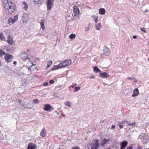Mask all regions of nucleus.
<instances>
[{
	"mask_svg": "<svg viewBox=\"0 0 149 149\" xmlns=\"http://www.w3.org/2000/svg\"><path fill=\"white\" fill-rule=\"evenodd\" d=\"M3 6L8 10L9 13L11 14L15 10V4L10 0H3Z\"/></svg>",
	"mask_w": 149,
	"mask_h": 149,
	"instance_id": "f257e3e1",
	"label": "nucleus"
},
{
	"mask_svg": "<svg viewBox=\"0 0 149 149\" xmlns=\"http://www.w3.org/2000/svg\"><path fill=\"white\" fill-rule=\"evenodd\" d=\"M99 141L97 139L93 140L90 144L91 149H97L99 146Z\"/></svg>",
	"mask_w": 149,
	"mask_h": 149,
	"instance_id": "f03ea898",
	"label": "nucleus"
},
{
	"mask_svg": "<svg viewBox=\"0 0 149 149\" xmlns=\"http://www.w3.org/2000/svg\"><path fill=\"white\" fill-rule=\"evenodd\" d=\"M125 124H127L129 126H130L132 125H135L136 124V123L134 122L131 124L128 121H124L123 122H119L117 125L119 126L120 129H122L123 128V126Z\"/></svg>",
	"mask_w": 149,
	"mask_h": 149,
	"instance_id": "7ed1b4c3",
	"label": "nucleus"
},
{
	"mask_svg": "<svg viewBox=\"0 0 149 149\" xmlns=\"http://www.w3.org/2000/svg\"><path fill=\"white\" fill-rule=\"evenodd\" d=\"M71 60H66L63 62H62L59 64V66L61 68L62 67H65L68 66L71 63Z\"/></svg>",
	"mask_w": 149,
	"mask_h": 149,
	"instance_id": "20e7f679",
	"label": "nucleus"
},
{
	"mask_svg": "<svg viewBox=\"0 0 149 149\" xmlns=\"http://www.w3.org/2000/svg\"><path fill=\"white\" fill-rule=\"evenodd\" d=\"M4 58L7 63L13 61V56L9 54L6 53L4 56Z\"/></svg>",
	"mask_w": 149,
	"mask_h": 149,
	"instance_id": "39448f33",
	"label": "nucleus"
},
{
	"mask_svg": "<svg viewBox=\"0 0 149 149\" xmlns=\"http://www.w3.org/2000/svg\"><path fill=\"white\" fill-rule=\"evenodd\" d=\"M54 0H47V8L48 10H51L52 7L53 5V3Z\"/></svg>",
	"mask_w": 149,
	"mask_h": 149,
	"instance_id": "423d86ee",
	"label": "nucleus"
},
{
	"mask_svg": "<svg viewBox=\"0 0 149 149\" xmlns=\"http://www.w3.org/2000/svg\"><path fill=\"white\" fill-rule=\"evenodd\" d=\"M29 49H27L26 52L27 53H26L25 52H22L21 53L20 55L21 56L22 58L24 60H27L29 59V58L28 57V52L29 51Z\"/></svg>",
	"mask_w": 149,
	"mask_h": 149,
	"instance_id": "0eeeda50",
	"label": "nucleus"
},
{
	"mask_svg": "<svg viewBox=\"0 0 149 149\" xmlns=\"http://www.w3.org/2000/svg\"><path fill=\"white\" fill-rule=\"evenodd\" d=\"M141 139L142 142L146 143L147 141V137L145 134H141L139 136L138 139Z\"/></svg>",
	"mask_w": 149,
	"mask_h": 149,
	"instance_id": "6e6552de",
	"label": "nucleus"
},
{
	"mask_svg": "<svg viewBox=\"0 0 149 149\" xmlns=\"http://www.w3.org/2000/svg\"><path fill=\"white\" fill-rule=\"evenodd\" d=\"M18 17L17 15H16L14 17H10L8 20V22L10 24H13L15 22V21L18 19Z\"/></svg>",
	"mask_w": 149,
	"mask_h": 149,
	"instance_id": "1a4fd4ad",
	"label": "nucleus"
},
{
	"mask_svg": "<svg viewBox=\"0 0 149 149\" xmlns=\"http://www.w3.org/2000/svg\"><path fill=\"white\" fill-rule=\"evenodd\" d=\"M79 13V11L77 7L76 6H74V12L73 13L74 16L76 17L78 16Z\"/></svg>",
	"mask_w": 149,
	"mask_h": 149,
	"instance_id": "9d476101",
	"label": "nucleus"
},
{
	"mask_svg": "<svg viewBox=\"0 0 149 149\" xmlns=\"http://www.w3.org/2000/svg\"><path fill=\"white\" fill-rule=\"evenodd\" d=\"M43 109L45 111H50L53 110L54 109L49 104H45L43 108Z\"/></svg>",
	"mask_w": 149,
	"mask_h": 149,
	"instance_id": "9b49d317",
	"label": "nucleus"
},
{
	"mask_svg": "<svg viewBox=\"0 0 149 149\" xmlns=\"http://www.w3.org/2000/svg\"><path fill=\"white\" fill-rule=\"evenodd\" d=\"M109 139H107L105 138H104L102 139V141L101 142L100 145L102 146H105V145L107 143H109Z\"/></svg>",
	"mask_w": 149,
	"mask_h": 149,
	"instance_id": "f8f14e48",
	"label": "nucleus"
},
{
	"mask_svg": "<svg viewBox=\"0 0 149 149\" xmlns=\"http://www.w3.org/2000/svg\"><path fill=\"white\" fill-rule=\"evenodd\" d=\"M103 52L104 54L106 56H108L110 54V50L106 46L104 47Z\"/></svg>",
	"mask_w": 149,
	"mask_h": 149,
	"instance_id": "ddd939ff",
	"label": "nucleus"
},
{
	"mask_svg": "<svg viewBox=\"0 0 149 149\" xmlns=\"http://www.w3.org/2000/svg\"><path fill=\"white\" fill-rule=\"evenodd\" d=\"M13 37L12 36H8V39L7 40V42L10 45H12L14 42L13 40Z\"/></svg>",
	"mask_w": 149,
	"mask_h": 149,
	"instance_id": "4468645a",
	"label": "nucleus"
},
{
	"mask_svg": "<svg viewBox=\"0 0 149 149\" xmlns=\"http://www.w3.org/2000/svg\"><path fill=\"white\" fill-rule=\"evenodd\" d=\"M99 76L102 78H107L109 76V75L106 72H104L102 73H99Z\"/></svg>",
	"mask_w": 149,
	"mask_h": 149,
	"instance_id": "2eb2a0df",
	"label": "nucleus"
},
{
	"mask_svg": "<svg viewBox=\"0 0 149 149\" xmlns=\"http://www.w3.org/2000/svg\"><path fill=\"white\" fill-rule=\"evenodd\" d=\"M36 146L33 143H29L27 147V149H35Z\"/></svg>",
	"mask_w": 149,
	"mask_h": 149,
	"instance_id": "dca6fc26",
	"label": "nucleus"
},
{
	"mask_svg": "<svg viewBox=\"0 0 149 149\" xmlns=\"http://www.w3.org/2000/svg\"><path fill=\"white\" fill-rule=\"evenodd\" d=\"M127 142L126 141L121 142L120 143L121 147L120 149H124L127 146Z\"/></svg>",
	"mask_w": 149,
	"mask_h": 149,
	"instance_id": "f3484780",
	"label": "nucleus"
},
{
	"mask_svg": "<svg viewBox=\"0 0 149 149\" xmlns=\"http://www.w3.org/2000/svg\"><path fill=\"white\" fill-rule=\"evenodd\" d=\"M46 134V130L45 128H44L41 130L40 133V135L42 137H44Z\"/></svg>",
	"mask_w": 149,
	"mask_h": 149,
	"instance_id": "a211bd4d",
	"label": "nucleus"
},
{
	"mask_svg": "<svg viewBox=\"0 0 149 149\" xmlns=\"http://www.w3.org/2000/svg\"><path fill=\"white\" fill-rule=\"evenodd\" d=\"M133 92V94L132 95V97L136 96L139 94V90L137 88L135 89L134 91Z\"/></svg>",
	"mask_w": 149,
	"mask_h": 149,
	"instance_id": "6ab92c4d",
	"label": "nucleus"
},
{
	"mask_svg": "<svg viewBox=\"0 0 149 149\" xmlns=\"http://www.w3.org/2000/svg\"><path fill=\"white\" fill-rule=\"evenodd\" d=\"M33 1L34 3L36 4H41L43 2V0H33Z\"/></svg>",
	"mask_w": 149,
	"mask_h": 149,
	"instance_id": "aec40b11",
	"label": "nucleus"
},
{
	"mask_svg": "<svg viewBox=\"0 0 149 149\" xmlns=\"http://www.w3.org/2000/svg\"><path fill=\"white\" fill-rule=\"evenodd\" d=\"M41 28L43 30H44L45 29V20L44 19H42L41 20Z\"/></svg>",
	"mask_w": 149,
	"mask_h": 149,
	"instance_id": "412c9836",
	"label": "nucleus"
},
{
	"mask_svg": "<svg viewBox=\"0 0 149 149\" xmlns=\"http://www.w3.org/2000/svg\"><path fill=\"white\" fill-rule=\"evenodd\" d=\"M99 13L101 15H103L105 13V10L103 8H101L99 9Z\"/></svg>",
	"mask_w": 149,
	"mask_h": 149,
	"instance_id": "4be33fe9",
	"label": "nucleus"
},
{
	"mask_svg": "<svg viewBox=\"0 0 149 149\" xmlns=\"http://www.w3.org/2000/svg\"><path fill=\"white\" fill-rule=\"evenodd\" d=\"M7 143L9 144L10 145H12L14 143V140L12 139H9L8 140Z\"/></svg>",
	"mask_w": 149,
	"mask_h": 149,
	"instance_id": "5701e85b",
	"label": "nucleus"
},
{
	"mask_svg": "<svg viewBox=\"0 0 149 149\" xmlns=\"http://www.w3.org/2000/svg\"><path fill=\"white\" fill-rule=\"evenodd\" d=\"M94 71L96 73L101 72V71L97 66H95L93 68Z\"/></svg>",
	"mask_w": 149,
	"mask_h": 149,
	"instance_id": "b1692460",
	"label": "nucleus"
},
{
	"mask_svg": "<svg viewBox=\"0 0 149 149\" xmlns=\"http://www.w3.org/2000/svg\"><path fill=\"white\" fill-rule=\"evenodd\" d=\"M0 39L2 41L5 40V37L3 36L2 33H0Z\"/></svg>",
	"mask_w": 149,
	"mask_h": 149,
	"instance_id": "393cba45",
	"label": "nucleus"
},
{
	"mask_svg": "<svg viewBox=\"0 0 149 149\" xmlns=\"http://www.w3.org/2000/svg\"><path fill=\"white\" fill-rule=\"evenodd\" d=\"M96 28L97 30H99L102 27L101 24V23H99L97 26H96Z\"/></svg>",
	"mask_w": 149,
	"mask_h": 149,
	"instance_id": "a878e982",
	"label": "nucleus"
},
{
	"mask_svg": "<svg viewBox=\"0 0 149 149\" xmlns=\"http://www.w3.org/2000/svg\"><path fill=\"white\" fill-rule=\"evenodd\" d=\"M134 125H132L129 126L130 127H129V129L132 132L134 131L135 130V127L133 126Z\"/></svg>",
	"mask_w": 149,
	"mask_h": 149,
	"instance_id": "bb28decb",
	"label": "nucleus"
},
{
	"mask_svg": "<svg viewBox=\"0 0 149 149\" xmlns=\"http://www.w3.org/2000/svg\"><path fill=\"white\" fill-rule=\"evenodd\" d=\"M23 17V19H24V21L25 22L27 20L28 18V15L26 14H24Z\"/></svg>",
	"mask_w": 149,
	"mask_h": 149,
	"instance_id": "cd10ccee",
	"label": "nucleus"
},
{
	"mask_svg": "<svg viewBox=\"0 0 149 149\" xmlns=\"http://www.w3.org/2000/svg\"><path fill=\"white\" fill-rule=\"evenodd\" d=\"M59 66V64L57 65L54 66V67L52 68V70H54L57 69H58L59 68H61V67Z\"/></svg>",
	"mask_w": 149,
	"mask_h": 149,
	"instance_id": "c85d7f7f",
	"label": "nucleus"
},
{
	"mask_svg": "<svg viewBox=\"0 0 149 149\" xmlns=\"http://www.w3.org/2000/svg\"><path fill=\"white\" fill-rule=\"evenodd\" d=\"M75 37L76 35L74 34H72L69 36L70 38L71 39L75 38Z\"/></svg>",
	"mask_w": 149,
	"mask_h": 149,
	"instance_id": "c756f323",
	"label": "nucleus"
},
{
	"mask_svg": "<svg viewBox=\"0 0 149 149\" xmlns=\"http://www.w3.org/2000/svg\"><path fill=\"white\" fill-rule=\"evenodd\" d=\"M81 87L80 86L76 87L74 88V92H77L80 89Z\"/></svg>",
	"mask_w": 149,
	"mask_h": 149,
	"instance_id": "7c9ffc66",
	"label": "nucleus"
},
{
	"mask_svg": "<svg viewBox=\"0 0 149 149\" xmlns=\"http://www.w3.org/2000/svg\"><path fill=\"white\" fill-rule=\"evenodd\" d=\"M5 54L6 53L4 52L1 49H0V56L5 55Z\"/></svg>",
	"mask_w": 149,
	"mask_h": 149,
	"instance_id": "2f4dec72",
	"label": "nucleus"
},
{
	"mask_svg": "<svg viewBox=\"0 0 149 149\" xmlns=\"http://www.w3.org/2000/svg\"><path fill=\"white\" fill-rule=\"evenodd\" d=\"M65 105H66V106H69V107H70L71 106L70 104V102H68V101L66 102H65Z\"/></svg>",
	"mask_w": 149,
	"mask_h": 149,
	"instance_id": "473e14b6",
	"label": "nucleus"
},
{
	"mask_svg": "<svg viewBox=\"0 0 149 149\" xmlns=\"http://www.w3.org/2000/svg\"><path fill=\"white\" fill-rule=\"evenodd\" d=\"M39 102V101L38 99H36L34 100L33 102L35 104H38Z\"/></svg>",
	"mask_w": 149,
	"mask_h": 149,
	"instance_id": "72a5a7b5",
	"label": "nucleus"
},
{
	"mask_svg": "<svg viewBox=\"0 0 149 149\" xmlns=\"http://www.w3.org/2000/svg\"><path fill=\"white\" fill-rule=\"evenodd\" d=\"M22 106L24 107V108H29V107H28V106L25 104H22Z\"/></svg>",
	"mask_w": 149,
	"mask_h": 149,
	"instance_id": "f704fd0d",
	"label": "nucleus"
},
{
	"mask_svg": "<svg viewBox=\"0 0 149 149\" xmlns=\"http://www.w3.org/2000/svg\"><path fill=\"white\" fill-rule=\"evenodd\" d=\"M48 63H49V64H47V68H48L49 67L50 65L52 64V61H49Z\"/></svg>",
	"mask_w": 149,
	"mask_h": 149,
	"instance_id": "c9c22d12",
	"label": "nucleus"
},
{
	"mask_svg": "<svg viewBox=\"0 0 149 149\" xmlns=\"http://www.w3.org/2000/svg\"><path fill=\"white\" fill-rule=\"evenodd\" d=\"M5 32L6 33L7 35L9 34L10 33V31L8 30H6L5 31Z\"/></svg>",
	"mask_w": 149,
	"mask_h": 149,
	"instance_id": "e433bc0d",
	"label": "nucleus"
},
{
	"mask_svg": "<svg viewBox=\"0 0 149 149\" xmlns=\"http://www.w3.org/2000/svg\"><path fill=\"white\" fill-rule=\"evenodd\" d=\"M140 30L141 31H143L145 33L146 32V29L144 28L143 27L140 28Z\"/></svg>",
	"mask_w": 149,
	"mask_h": 149,
	"instance_id": "4c0bfd02",
	"label": "nucleus"
},
{
	"mask_svg": "<svg viewBox=\"0 0 149 149\" xmlns=\"http://www.w3.org/2000/svg\"><path fill=\"white\" fill-rule=\"evenodd\" d=\"M25 6L24 7V8L26 10V9L28 8V6L27 5L26 3H25Z\"/></svg>",
	"mask_w": 149,
	"mask_h": 149,
	"instance_id": "58836bf2",
	"label": "nucleus"
},
{
	"mask_svg": "<svg viewBox=\"0 0 149 149\" xmlns=\"http://www.w3.org/2000/svg\"><path fill=\"white\" fill-rule=\"evenodd\" d=\"M48 85V82H45L43 84V85L44 86H47Z\"/></svg>",
	"mask_w": 149,
	"mask_h": 149,
	"instance_id": "ea45409f",
	"label": "nucleus"
},
{
	"mask_svg": "<svg viewBox=\"0 0 149 149\" xmlns=\"http://www.w3.org/2000/svg\"><path fill=\"white\" fill-rule=\"evenodd\" d=\"M89 78L90 79H95V77L93 75V76H90L89 77Z\"/></svg>",
	"mask_w": 149,
	"mask_h": 149,
	"instance_id": "a19ab883",
	"label": "nucleus"
},
{
	"mask_svg": "<svg viewBox=\"0 0 149 149\" xmlns=\"http://www.w3.org/2000/svg\"><path fill=\"white\" fill-rule=\"evenodd\" d=\"M49 83L51 84H53L54 83V81L53 80H51L49 81Z\"/></svg>",
	"mask_w": 149,
	"mask_h": 149,
	"instance_id": "79ce46f5",
	"label": "nucleus"
},
{
	"mask_svg": "<svg viewBox=\"0 0 149 149\" xmlns=\"http://www.w3.org/2000/svg\"><path fill=\"white\" fill-rule=\"evenodd\" d=\"M72 149H80V148L78 146H76L73 147Z\"/></svg>",
	"mask_w": 149,
	"mask_h": 149,
	"instance_id": "37998d69",
	"label": "nucleus"
},
{
	"mask_svg": "<svg viewBox=\"0 0 149 149\" xmlns=\"http://www.w3.org/2000/svg\"><path fill=\"white\" fill-rule=\"evenodd\" d=\"M127 79H132V80H133V79H135V78L134 77H131V78H130V77H127Z\"/></svg>",
	"mask_w": 149,
	"mask_h": 149,
	"instance_id": "c03bdc74",
	"label": "nucleus"
},
{
	"mask_svg": "<svg viewBox=\"0 0 149 149\" xmlns=\"http://www.w3.org/2000/svg\"><path fill=\"white\" fill-rule=\"evenodd\" d=\"M126 149H133L132 146H128Z\"/></svg>",
	"mask_w": 149,
	"mask_h": 149,
	"instance_id": "a18cd8bd",
	"label": "nucleus"
},
{
	"mask_svg": "<svg viewBox=\"0 0 149 149\" xmlns=\"http://www.w3.org/2000/svg\"><path fill=\"white\" fill-rule=\"evenodd\" d=\"M98 18V17H96V18L95 19V23H96L97 22Z\"/></svg>",
	"mask_w": 149,
	"mask_h": 149,
	"instance_id": "49530a36",
	"label": "nucleus"
},
{
	"mask_svg": "<svg viewBox=\"0 0 149 149\" xmlns=\"http://www.w3.org/2000/svg\"><path fill=\"white\" fill-rule=\"evenodd\" d=\"M88 30H89V29L87 27V28H86L85 29V31H88Z\"/></svg>",
	"mask_w": 149,
	"mask_h": 149,
	"instance_id": "de8ad7c7",
	"label": "nucleus"
},
{
	"mask_svg": "<svg viewBox=\"0 0 149 149\" xmlns=\"http://www.w3.org/2000/svg\"><path fill=\"white\" fill-rule=\"evenodd\" d=\"M115 125H113L111 127V129H113L114 128H115Z\"/></svg>",
	"mask_w": 149,
	"mask_h": 149,
	"instance_id": "09e8293b",
	"label": "nucleus"
},
{
	"mask_svg": "<svg viewBox=\"0 0 149 149\" xmlns=\"http://www.w3.org/2000/svg\"><path fill=\"white\" fill-rule=\"evenodd\" d=\"M136 37H137L136 36H133V38L134 39H136Z\"/></svg>",
	"mask_w": 149,
	"mask_h": 149,
	"instance_id": "8fccbe9b",
	"label": "nucleus"
},
{
	"mask_svg": "<svg viewBox=\"0 0 149 149\" xmlns=\"http://www.w3.org/2000/svg\"><path fill=\"white\" fill-rule=\"evenodd\" d=\"M148 10L147 9H146L144 11V12H148Z\"/></svg>",
	"mask_w": 149,
	"mask_h": 149,
	"instance_id": "3c124183",
	"label": "nucleus"
},
{
	"mask_svg": "<svg viewBox=\"0 0 149 149\" xmlns=\"http://www.w3.org/2000/svg\"><path fill=\"white\" fill-rule=\"evenodd\" d=\"M13 63L14 65H15L17 63V62L16 61H14L13 62Z\"/></svg>",
	"mask_w": 149,
	"mask_h": 149,
	"instance_id": "603ef678",
	"label": "nucleus"
},
{
	"mask_svg": "<svg viewBox=\"0 0 149 149\" xmlns=\"http://www.w3.org/2000/svg\"><path fill=\"white\" fill-rule=\"evenodd\" d=\"M22 102V100H21L20 99H19V103H21Z\"/></svg>",
	"mask_w": 149,
	"mask_h": 149,
	"instance_id": "864d4df0",
	"label": "nucleus"
},
{
	"mask_svg": "<svg viewBox=\"0 0 149 149\" xmlns=\"http://www.w3.org/2000/svg\"><path fill=\"white\" fill-rule=\"evenodd\" d=\"M142 148L141 147H138V149H142Z\"/></svg>",
	"mask_w": 149,
	"mask_h": 149,
	"instance_id": "5fc2aeb1",
	"label": "nucleus"
},
{
	"mask_svg": "<svg viewBox=\"0 0 149 149\" xmlns=\"http://www.w3.org/2000/svg\"><path fill=\"white\" fill-rule=\"evenodd\" d=\"M77 85L76 84H74V86H77Z\"/></svg>",
	"mask_w": 149,
	"mask_h": 149,
	"instance_id": "6e6d98bb",
	"label": "nucleus"
},
{
	"mask_svg": "<svg viewBox=\"0 0 149 149\" xmlns=\"http://www.w3.org/2000/svg\"><path fill=\"white\" fill-rule=\"evenodd\" d=\"M28 69L29 70H31L29 68H28Z\"/></svg>",
	"mask_w": 149,
	"mask_h": 149,
	"instance_id": "4d7b16f0",
	"label": "nucleus"
},
{
	"mask_svg": "<svg viewBox=\"0 0 149 149\" xmlns=\"http://www.w3.org/2000/svg\"><path fill=\"white\" fill-rule=\"evenodd\" d=\"M101 122H102V123H103L104 122V121H101Z\"/></svg>",
	"mask_w": 149,
	"mask_h": 149,
	"instance_id": "13d9d810",
	"label": "nucleus"
},
{
	"mask_svg": "<svg viewBox=\"0 0 149 149\" xmlns=\"http://www.w3.org/2000/svg\"><path fill=\"white\" fill-rule=\"evenodd\" d=\"M71 86H70V87H71ZM72 87H74V86H72Z\"/></svg>",
	"mask_w": 149,
	"mask_h": 149,
	"instance_id": "bf43d9fd",
	"label": "nucleus"
},
{
	"mask_svg": "<svg viewBox=\"0 0 149 149\" xmlns=\"http://www.w3.org/2000/svg\"><path fill=\"white\" fill-rule=\"evenodd\" d=\"M71 86H70V87H71ZM72 87H74V86H72Z\"/></svg>",
	"mask_w": 149,
	"mask_h": 149,
	"instance_id": "052dcab7",
	"label": "nucleus"
},
{
	"mask_svg": "<svg viewBox=\"0 0 149 149\" xmlns=\"http://www.w3.org/2000/svg\"><path fill=\"white\" fill-rule=\"evenodd\" d=\"M46 56V55H45V56H44V57H45H45Z\"/></svg>",
	"mask_w": 149,
	"mask_h": 149,
	"instance_id": "680f3d73",
	"label": "nucleus"
},
{
	"mask_svg": "<svg viewBox=\"0 0 149 149\" xmlns=\"http://www.w3.org/2000/svg\"><path fill=\"white\" fill-rule=\"evenodd\" d=\"M149 44V41H148V44Z\"/></svg>",
	"mask_w": 149,
	"mask_h": 149,
	"instance_id": "e2e57ef3",
	"label": "nucleus"
},
{
	"mask_svg": "<svg viewBox=\"0 0 149 149\" xmlns=\"http://www.w3.org/2000/svg\"><path fill=\"white\" fill-rule=\"evenodd\" d=\"M148 61H149V58H148Z\"/></svg>",
	"mask_w": 149,
	"mask_h": 149,
	"instance_id": "0e129e2a",
	"label": "nucleus"
},
{
	"mask_svg": "<svg viewBox=\"0 0 149 149\" xmlns=\"http://www.w3.org/2000/svg\"><path fill=\"white\" fill-rule=\"evenodd\" d=\"M31 67H32V66H31L30 67V68H31Z\"/></svg>",
	"mask_w": 149,
	"mask_h": 149,
	"instance_id": "69168bd1",
	"label": "nucleus"
},
{
	"mask_svg": "<svg viewBox=\"0 0 149 149\" xmlns=\"http://www.w3.org/2000/svg\"><path fill=\"white\" fill-rule=\"evenodd\" d=\"M87 149H90V148H88Z\"/></svg>",
	"mask_w": 149,
	"mask_h": 149,
	"instance_id": "338daca9",
	"label": "nucleus"
},
{
	"mask_svg": "<svg viewBox=\"0 0 149 149\" xmlns=\"http://www.w3.org/2000/svg\"><path fill=\"white\" fill-rule=\"evenodd\" d=\"M147 149H149V148H147Z\"/></svg>",
	"mask_w": 149,
	"mask_h": 149,
	"instance_id": "774afa93",
	"label": "nucleus"
}]
</instances>
